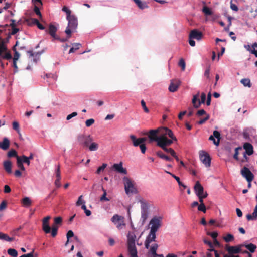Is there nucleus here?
Segmentation results:
<instances>
[{
  "label": "nucleus",
  "mask_w": 257,
  "mask_h": 257,
  "mask_svg": "<svg viewBox=\"0 0 257 257\" xmlns=\"http://www.w3.org/2000/svg\"><path fill=\"white\" fill-rule=\"evenodd\" d=\"M241 174L246 180L252 181L254 178V175L250 170L246 167H244L241 170Z\"/></svg>",
  "instance_id": "10"
},
{
  "label": "nucleus",
  "mask_w": 257,
  "mask_h": 257,
  "mask_svg": "<svg viewBox=\"0 0 257 257\" xmlns=\"http://www.w3.org/2000/svg\"><path fill=\"white\" fill-rule=\"evenodd\" d=\"M107 193H103L100 198V201H108L110 199L106 197Z\"/></svg>",
  "instance_id": "63"
},
{
  "label": "nucleus",
  "mask_w": 257,
  "mask_h": 257,
  "mask_svg": "<svg viewBox=\"0 0 257 257\" xmlns=\"http://www.w3.org/2000/svg\"><path fill=\"white\" fill-rule=\"evenodd\" d=\"M94 119L93 118L89 119L85 121V125L87 127H90L94 123Z\"/></svg>",
  "instance_id": "55"
},
{
  "label": "nucleus",
  "mask_w": 257,
  "mask_h": 257,
  "mask_svg": "<svg viewBox=\"0 0 257 257\" xmlns=\"http://www.w3.org/2000/svg\"><path fill=\"white\" fill-rule=\"evenodd\" d=\"M130 137L135 147H138L140 144H144V142L147 140V138L146 137L137 138L133 135H131Z\"/></svg>",
  "instance_id": "15"
},
{
  "label": "nucleus",
  "mask_w": 257,
  "mask_h": 257,
  "mask_svg": "<svg viewBox=\"0 0 257 257\" xmlns=\"http://www.w3.org/2000/svg\"><path fill=\"white\" fill-rule=\"evenodd\" d=\"M19 46L18 41L16 42V45L13 47V50L15 52L13 60L17 61L20 57V54L16 51V47Z\"/></svg>",
  "instance_id": "32"
},
{
  "label": "nucleus",
  "mask_w": 257,
  "mask_h": 257,
  "mask_svg": "<svg viewBox=\"0 0 257 257\" xmlns=\"http://www.w3.org/2000/svg\"><path fill=\"white\" fill-rule=\"evenodd\" d=\"M66 19L68 21V24L65 32L67 35V37L70 38L71 37L72 33L75 32L77 28V18L74 15H73Z\"/></svg>",
  "instance_id": "2"
},
{
  "label": "nucleus",
  "mask_w": 257,
  "mask_h": 257,
  "mask_svg": "<svg viewBox=\"0 0 257 257\" xmlns=\"http://www.w3.org/2000/svg\"><path fill=\"white\" fill-rule=\"evenodd\" d=\"M141 105H142L144 111L146 113H149V109L147 107V106L146 105V103L144 100H141Z\"/></svg>",
  "instance_id": "59"
},
{
  "label": "nucleus",
  "mask_w": 257,
  "mask_h": 257,
  "mask_svg": "<svg viewBox=\"0 0 257 257\" xmlns=\"http://www.w3.org/2000/svg\"><path fill=\"white\" fill-rule=\"evenodd\" d=\"M209 119V115L206 114V117L205 118H204L203 119H201V120H200L198 122V123L200 125L203 124V123H205V121L208 120Z\"/></svg>",
  "instance_id": "62"
},
{
  "label": "nucleus",
  "mask_w": 257,
  "mask_h": 257,
  "mask_svg": "<svg viewBox=\"0 0 257 257\" xmlns=\"http://www.w3.org/2000/svg\"><path fill=\"white\" fill-rule=\"evenodd\" d=\"M78 141L80 144L88 147L93 141V138L90 135H80L78 136Z\"/></svg>",
  "instance_id": "7"
},
{
  "label": "nucleus",
  "mask_w": 257,
  "mask_h": 257,
  "mask_svg": "<svg viewBox=\"0 0 257 257\" xmlns=\"http://www.w3.org/2000/svg\"><path fill=\"white\" fill-rule=\"evenodd\" d=\"M54 224L60 225L62 224V218L61 217H55L54 219Z\"/></svg>",
  "instance_id": "49"
},
{
  "label": "nucleus",
  "mask_w": 257,
  "mask_h": 257,
  "mask_svg": "<svg viewBox=\"0 0 257 257\" xmlns=\"http://www.w3.org/2000/svg\"><path fill=\"white\" fill-rule=\"evenodd\" d=\"M194 189L197 196H201L203 193L204 188L198 181L196 182Z\"/></svg>",
  "instance_id": "17"
},
{
  "label": "nucleus",
  "mask_w": 257,
  "mask_h": 257,
  "mask_svg": "<svg viewBox=\"0 0 257 257\" xmlns=\"http://www.w3.org/2000/svg\"><path fill=\"white\" fill-rule=\"evenodd\" d=\"M107 166V164L103 163L101 166L98 168L96 173L98 174H100L101 171H104Z\"/></svg>",
  "instance_id": "51"
},
{
  "label": "nucleus",
  "mask_w": 257,
  "mask_h": 257,
  "mask_svg": "<svg viewBox=\"0 0 257 257\" xmlns=\"http://www.w3.org/2000/svg\"><path fill=\"white\" fill-rule=\"evenodd\" d=\"M10 146V141L7 138H4L3 142H0V148L4 150H7Z\"/></svg>",
  "instance_id": "22"
},
{
  "label": "nucleus",
  "mask_w": 257,
  "mask_h": 257,
  "mask_svg": "<svg viewBox=\"0 0 257 257\" xmlns=\"http://www.w3.org/2000/svg\"><path fill=\"white\" fill-rule=\"evenodd\" d=\"M223 238L226 242L232 241L234 239V236L229 233L227 234L225 236H224Z\"/></svg>",
  "instance_id": "36"
},
{
  "label": "nucleus",
  "mask_w": 257,
  "mask_h": 257,
  "mask_svg": "<svg viewBox=\"0 0 257 257\" xmlns=\"http://www.w3.org/2000/svg\"><path fill=\"white\" fill-rule=\"evenodd\" d=\"M167 146H165L163 147H160L164 151H165L167 153H169L171 155H174L175 151L172 148H167Z\"/></svg>",
  "instance_id": "43"
},
{
  "label": "nucleus",
  "mask_w": 257,
  "mask_h": 257,
  "mask_svg": "<svg viewBox=\"0 0 257 257\" xmlns=\"http://www.w3.org/2000/svg\"><path fill=\"white\" fill-rule=\"evenodd\" d=\"M7 155L8 157L9 158L16 157V158L17 159V157H19V156L17 155V153L16 151L14 149H12L10 151H9Z\"/></svg>",
  "instance_id": "45"
},
{
  "label": "nucleus",
  "mask_w": 257,
  "mask_h": 257,
  "mask_svg": "<svg viewBox=\"0 0 257 257\" xmlns=\"http://www.w3.org/2000/svg\"><path fill=\"white\" fill-rule=\"evenodd\" d=\"M4 167L6 172L10 173L12 172V163L9 160L5 161L4 162Z\"/></svg>",
  "instance_id": "26"
},
{
  "label": "nucleus",
  "mask_w": 257,
  "mask_h": 257,
  "mask_svg": "<svg viewBox=\"0 0 257 257\" xmlns=\"http://www.w3.org/2000/svg\"><path fill=\"white\" fill-rule=\"evenodd\" d=\"M58 226L55 224H53L52 226L51 235L53 237H55L57 234Z\"/></svg>",
  "instance_id": "34"
},
{
  "label": "nucleus",
  "mask_w": 257,
  "mask_h": 257,
  "mask_svg": "<svg viewBox=\"0 0 257 257\" xmlns=\"http://www.w3.org/2000/svg\"><path fill=\"white\" fill-rule=\"evenodd\" d=\"M21 158V161L22 162V163H26L28 165H29L30 164V160L28 159V158H27V157L25 156V155H22L21 157H20Z\"/></svg>",
  "instance_id": "50"
},
{
  "label": "nucleus",
  "mask_w": 257,
  "mask_h": 257,
  "mask_svg": "<svg viewBox=\"0 0 257 257\" xmlns=\"http://www.w3.org/2000/svg\"><path fill=\"white\" fill-rule=\"evenodd\" d=\"M202 12L205 16H210L213 14L212 11L211 9L206 6H204L202 8Z\"/></svg>",
  "instance_id": "31"
},
{
  "label": "nucleus",
  "mask_w": 257,
  "mask_h": 257,
  "mask_svg": "<svg viewBox=\"0 0 257 257\" xmlns=\"http://www.w3.org/2000/svg\"><path fill=\"white\" fill-rule=\"evenodd\" d=\"M199 96V93L198 92L196 95L193 96L192 99V103L195 108H198L200 107L201 102H199L198 100V97Z\"/></svg>",
  "instance_id": "24"
},
{
  "label": "nucleus",
  "mask_w": 257,
  "mask_h": 257,
  "mask_svg": "<svg viewBox=\"0 0 257 257\" xmlns=\"http://www.w3.org/2000/svg\"><path fill=\"white\" fill-rule=\"evenodd\" d=\"M241 150V148L239 147H237L235 149V153L233 155V158L234 159H235V160H238V150Z\"/></svg>",
  "instance_id": "58"
},
{
  "label": "nucleus",
  "mask_w": 257,
  "mask_h": 257,
  "mask_svg": "<svg viewBox=\"0 0 257 257\" xmlns=\"http://www.w3.org/2000/svg\"><path fill=\"white\" fill-rule=\"evenodd\" d=\"M81 208L84 211V212L87 216H89L91 215V212L89 210L87 209L85 204L81 206Z\"/></svg>",
  "instance_id": "48"
},
{
  "label": "nucleus",
  "mask_w": 257,
  "mask_h": 257,
  "mask_svg": "<svg viewBox=\"0 0 257 257\" xmlns=\"http://www.w3.org/2000/svg\"><path fill=\"white\" fill-rule=\"evenodd\" d=\"M243 244L237 246H229L226 245L225 249L227 251L229 254L233 255L234 254L239 253L242 252L241 248L243 246Z\"/></svg>",
  "instance_id": "9"
},
{
  "label": "nucleus",
  "mask_w": 257,
  "mask_h": 257,
  "mask_svg": "<svg viewBox=\"0 0 257 257\" xmlns=\"http://www.w3.org/2000/svg\"><path fill=\"white\" fill-rule=\"evenodd\" d=\"M172 143V140L168 139L164 134H162L157 142V145L159 147L170 146Z\"/></svg>",
  "instance_id": "8"
},
{
  "label": "nucleus",
  "mask_w": 257,
  "mask_h": 257,
  "mask_svg": "<svg viewBox=\"0 0 257 257\" xmlns=\"http://www.w3.org/2000/svg\"><path fill=\"white\" fill-rule=\"evenodd\" d=\"M167 173L170 174L177 181L179 186H181L183 187L184 188H186L187 187V186L186 185H184L182 183V182L180 181L179 177L175 176V175H174L169 172H167Z\"/></svg>",
  "instance_id": "35"
},
{
  "label": "nucleus",
  "mask_w": 257,
  "mask_h": 257,
  "mask_svg": "<svg viewBox=\"0 0 257 257\" xmlns=\"http://www.w3.org/2000/svg\"><path fill=\"white\" fill-rule=\"evenodd\" d=\"M125 191L127 194L133 192L134 185L132 181L127 177L123 178Z\"/></svg>",
  "instance_id": "11"
},
{
  "label": "nucleus",
  "mask_w": 257,
  "mask_h": 257,
  "mask_svg": "<svg viewBox=\"0 0 257 257\" xmlns=\"http://www.w3.org/2000/svg\"><path fill=\"white\" fill-rule=\"evenodd\" d=\"M0 57L3 58V59L7 60H10L12 58V55L10 52H6L4 55H1Z\"/></svg>",
  "instance_id": "52"
},
{
  "label": "nucleus",
  "mask_w": 257,
  "mask_h": 257,
  "mask_svg": "<svg viewBox=\"0 0 257 257\" xmlns=\"http://www.w3.org/2000/svg\"><path fill=\"white\" fill-rule=\"evenodd\" d=\"M7 51V47L5 45V44L3 43V42H2L0 43V56L2 55V53L4 52H5Z\"/></svg>",
  "instance_id": "60"
},
{
  "label": "nucleus",
  "mask_w": 257,
  "mask_h": 257,
  "mask_svg": "<svg viewBox=\"0 0 257 257\" xmlns=\"http://www.w3.org/2000/svg\"><path fill=\"white\" fill-rule=\"evenodd\" d=\"M243 148L245 150V154L250 156L253 153V146L249 143H245L243 145Z\"/></svg>",
  "instance_id": "19"
},
{
  "label": "nucleus",
  "mask_w": 257,
  "mask_h": 257,
  "mask_svg": "<svg viewBox=\"0 0 257 257\" xmlns=\"http://www.w3.org/2000/svg\"><path fill=\"white\" fill-rule=\"evenodd\" d=\"M244 47L247 50L250 51L252 54H254L256 57H257V51L255 49V48H257V43L255 42L252 45V50L250 49V46L249 45H245Z\"/></svg>",
  "instance_id": "28"
},
{
  "label": "nucleus",
  "mask_w": 257,
  "mask_h": 257,
  "mask_svg": "<svg viewBox=\"0 0 257 257\" xmlns=\"http://www.w3.org/2000/svg\"><path fill=\"white\" fill-rule=\"evenodd\" d=\"M162 133L164 135H168V136L172 140H177L176 138L174 136L172 131L169 128L166 127H162Z\"/></svg>",
  "instance_id": "21"
},
{
  "label": "nucleus",
  "mask_w": 257,
  "mask_h": 257,
  "mask_svg": "<svg viewBox=\"0 0 257 257\" xmlns=\"http://www.w3.org/2000/svg\"><path fill=\"white\" fill-rule=\"evenodd\" d=\"M162 218L160 217H154L150 221L149 225H151V231L156 232L161 226Z\"/></svg>",
  "instance_id": "3"
},
{
  "label": "nucleus",
  "mask_w": 257,
  "mask_h": 257,
  "mask_svg": "<svg viewBox=\"0 0 257 257\" xmlns=\"http://www.w3.org/2000/svg\"><path fill=\"white\" fill-rule=\"evenodd\" d=\"M156 155L160 158L165 159L166 161H171L173 160V159L172 158H171L170 157H168V156L164 154L161 151L157 152Z\"/></svg>",
  "instance_id": "29"
},
{
  "label": "nucleus",
  "mask_w": 257,
  "mask_h": 257,
  "mask_svg": "<svg viewBox=\"0 0 257 257\" xmlns=\"http://www.w3.org/2000/svg\"><path fill=\"white\" fill-rule=\"evenodd\" d=\"M198 209L199 211H202L204 213H205L206 211V207L204 204L199 205Z\"/></svg>",
  "instance_id": "61"
},
{
  "label": "nucleus",
  "mask_w": 257,
  "mask_h": 257,
  "mask_svg": "<svg viewBox=\"0 0 257 257\" xmlns=\"http://www.w3.org/2000/svg\"><path fill=\"white\" fill-rule=\"evenodd\" d=\"M240 82L245 87H250L251 86L249 79L244 78L241 79Z\"/></svg>",
  "instance_id": "39"
},
{
  "label": "nucleus",
  "mask_w": 257,
  "mask_h": 257,
  "mask_svg": "<svg viewBox=\"0 0 257 257\" xmlns=\"http://www.w3.org/2000/svg\"><path fill=\"white\" fill-rule=\"evenodd\" d=\"M155 232L150 231L149 235L147 236L146 238V240L149 241V242H152L153 241H155V239L156 238Z\"/></svg>",
  "instance_id": "30"
},
{
  "label": "nucleus",
  "mask_w": 257,
  "mask_h": 257,
  "mask_svg": "<svg viewBox=\"0 0 257 257\" xmlns=\"http://www.w3.org/2000/svg\"><path fill=\"white\" fill-rule=\"evenodd\" d=\"M141 151L143 154H144L146 152V147L145 144H140L139 146Z\"/></svg>",
  "instance_id": "64"
},
{
  "label": "nucleus",
  "mask_w": 257,
  "mask_h": 257,
  "mask_svg": "<svg viewBox=\"0 0 257 257\" xmlns=\"http://www.w3.org/2000/svg\"><path fill=\"white\" fill-rule=\"evenodd\" d=\"M14 239L15 238L14 237H10L7 234L0 232V240L11 242L14 241Z\"/></svg>",
  "instance_id": "27"
},
{
  "label": "nucleus",
  "mask_w": 257,
  "mask_h": 257,
  "mask_svg": "<svg viewBox=\"0 0 257 257\" xmlns=\"http://www.w3.org/2000/svg\"><path fill=\"white\" fill-rule=\"evenodd\" d=\"M148 211H141V218L142 219L143 222H145L148 216Z\"/></svg>",
  "instance_id": "46"
},
{
  "label": "nucleus",
  "mask_w": 257,
  "mask_h": 257,
  "mask_svg": "<svg viewBox=\"0 0 257 257\" xmlns=\"http://www.w3.org/2000/svg\"><path fill=\"white\" fill-rule=\"evenodd\" d=\"M81 46V44L80 43H74L73 44V47L71 48H70L69 53H72L74 52L75 50L79 49Z\"/></svg>",
  "instance_id": "37"
},
{
  "label": "nucleus",
  "mask_w": 257,
  "mask_h": 257,
  "mask_svg": "<svg viewBox=\"0 0 257 257\" xmlns=\"http://www.w3.org/2000/svg\"><path fill=\"white\" fill-rule=\"evenodd\" d=\"M62 10L66 13V18L70 17V16L73 15H71V11L67 7L65 6L63 7Z\"/></svg>",
  "instance_id": "44"
},
{
  "label": "nucleus",
  "mask_w": 257,
  "mask_h": 257,
  "mask_svg": "<svg viewBox=\"0 0 257 257\" xmlns=\"http://www.w3.org/2000/svg\"><path fill=\"white\" fill-rule=\"evenodd\" d=\"M178 65L179 66H180L181 67L182 71L185 70L186 64H185V62L183 58H181L180 59Z\"/></svg>",
  "instance_id": "47"
},
{
  "label": "nucleus",
  "mask_w": 257,
  "mask_h": 257,
  "mask_svg": "<svg viewBox=\"0 0 257 257\" xmlns=\"http://www.w3.org/2000/svg\"><path fill=\"white\" fill-rule=\"evenodd\" d=\"M243 246H245L251 253L254 252L256 248V246L252 243H250L247 245L243 244Z\"/></svg>",
  "instance_id": "33"
},
{
  "label": "nucleus",
  "mask_w": 257,
  "mask_h": 257,
  "mask_svg": "<svg viewBox=\"0 0 257 257\" xmlns=\"http://www.w3.org/2000/svg\"><path fill=\"white\" fill-rule=\"evenodd\" d=\"M113 168L118 173H120L124 174H127V171L125 168H123L122 163L120 162L118 164H114Z\"/></svg>",
  "instance_id": "18"
},
{
  "label": "nucleus",
  "mask_w": 257,
  "mask_h": 257,
  "mask_svg": "<svg viewBox=\"0 0 257 257\" xmlns=\"http://www.w3.org/2000/svg\"><path fill=\"white\" fill-rule=\"evenodd\" d=\"M57 31V28L56 26L51 24L49 25L48 33L54 39H58V37L56 36Z\"/></svg>",
  "instance_id": "20"
},
{
  "label": "nucleus",
  "mask_w": 257,
  "mask_h": 257,
  "mask_svg": "<svg viewBox=\"0 0 257 257\" xmlns=\"http://www.w3.org/2000/svg\"><path fill=\"white\" fill-rule=\"evenodd\" d=\"M34 11L36 14V15L39 16V17L40 18L42 17V14L40 11L39 5H38V6H37L36 5H35L34 8Z\"/></svg>",
  "instance_id": "53"
},
{
  "label": "nucleus",
  "mask_w": 257,
  "mask_h": 257,
  "mask_svg": "<svg viewBox=\"0 0 257 257\" xmlns=\"http://www.w3.org/2000/svg\"><path fill=\"white\" fill-rule=\"evenodd\" d=\"M9 255L13 256V257H17L18 255L17 251L13 248H10L7 251Z\"/></svg>",
  "instance_id": "42"
},
{
  "label": "nucleus",
  "mask_w": 257,
  "mask_h": 257,
  "mask_svg": "<svg viewBox=\"0 0 257 257\" xmlns=\"http://www.w3.org/2000/svg\"><path fill=\"white\" fill-rule=\"evenodd\" d=\"M220 139V133L217 131H214L213 132V135H211L209 137V140L212 141L213 144L217 146L219 145Z\"/></svg>",
  "instance_id": "13"
},
{
  "label": "nucleus",
  "mask_w": 257,
  "mask_h": 257,
  "mask_svg": "<svg viewBox=\"0 0 257 257\" xmlns=\"http://www.w3.org/2000/svg\"><path fill=\"white\" fill-rule=\"evenodd\" d=\"M50 217L48 216L43 219L42 222V230L45 233H49L51 232V227L49 226V221Z\"/></svg>",
  "instance_id": "14"
},
{
  "label": "nucleus",
  "mask_w": 257,
  "mask_h": 257,
  "mask_svg": "<svg viewBox=\"0 0 257 257\" xmlns=\"http://www.w3.org/2000/svg\"><path fill=\"white\" fill-rule=\"evenodd\" d=\"M162 127L158 128L156 130H151L148 132V138L150 142L156 141V142L160 138V136L162 134Z\"/></svg>",
  "instance_id": "5"
},
{
  "label": "nucleus",
  "mask_w": 257,
  "mask_h": 257,
  "mask_svg": "<svg viewBox=\"0 0 257 257\" xmlns=\"http://www.w3.org/2000/svg\"><path fill=\"white\" fill-rule=\"evenodd\" d=\"M124 219L123 217L118 215V214H115L111 218V220L116 225V227L118 229H121L125 225Z\"/></svg>",
  "instance_id": "4"
},
{
  "label": "nucleus",
  "mask_w": 257,
  "mask_h": 257,
  "mask_svg": "<svg viewBox=\"0 0 257 257\" xmlns=\"http://www.w3.org/2000/svg\"><path fill=\"white\" fill-rule=\"evenodd\" d=\"M199 157L201 161L206 167L210 166L211 158L208 153L204 151H201L199 153Z\"/></svg>",
  "instance_id": "6"
},
{
  "label": "nucleus",
  "mask_w": 257,
  "mask_h": 257,
  "mask_svg": "<svg viewBox=\"0 0 257 257\" xmlns=\"http://www.w3.org/2000/svg\"><path fill=\"white\" fill-rule=\"evenodd\" d=\"M17 164L18 167L22 171H25V168L23 165V163L21 161V158L20 157H17Z\"/></svg>",
  "instance_id": "40"
},
{
  "label": "nucleus",
  "mask_w": 257,
  "mask_h": 257,
  "mask_svg": "<svg viewBox=\"0 0 257 257\" xmlns=\"http://www.w3.org/2000/svg\"><path fill=\"white\" fill-rule=\"evenodd\" d=\"M180 85V81L178 79L172 80L169 86V90L171 92H176Z\"/></svg>",
  "instance_id": "16"
},
{
  "label": "nucleus",
  "mask_w": 257,
  "mask_h": 257,
  "mask_svg": "<svg viewBox=\"0 0 257 257\" xmlns=\"http://www.w3.org/2000/svg\"><path fill=\"white\" fill-rule=\"evenodd\" d=\"M13 128L16 130L19 134H20L19 124L17 121L13 122Z\"/></svg>",
  "instance_id": "56"
},
{
  "label": "nucleus",
  "mask_w": 257,
  "mask_h": 257,
  "mask_svg": "<svg viewBox=\"0 0 257 257\" xmlns=\"http://www.w3.org/2000/svg\"><path fill=\"white\" fill-rule=\"evenodd\" d=\"M82 195H81L79 197L76 203V204L77 206H80L81 205H82L83 204H85V202L84 200H82Z\"/></svg>",
  "instance_id": "57"
},
{
  "label": "nucleus",
  "mask_w": 257,
  "mask_h": 257,
  "mask_svg": "<svg viewBox=\"0 0 257 257\" xmlns=\"http://www.w3.org/2000/svg\"><path fill=\"white\" fill-rule=\"evenodd\" d=\"M22 203L24 206L28 207L31 205L32 201L29 197H26L22 199Z\"/></svg>",
  "instance_id": "38"
},
{
  "label": "nucleus",
  "mask_w": 257,
  "mask_h": 257,
  "mask_svg": "<svg viewBox=\"0 0 257 257\" xmlns=\"http://www.w3.org/2000/svg\"><path fill=\"white\" fill-rule=\"evenodd\" d=\"M158 245L157 244H154L150 248V249L149 251V255L151 256L152 257H154L155 256L157 255L156 251L158 249Z\"/></svg>",
  "instance_id": "25"
},
{
  "label": "nucleus",
  "mask_w": 257,
  "mask_h": 257,
  "mask_svg": "<svg viewBox=\"0 0 257 257\" xmlns=\"http://www.w3.org/2000/svg\"><path fill=\"white\" fill-rule=\"evenodd\" d=\"M137 6L141 10L148 8V6L145 2H142L141 0H133Z\"/></svg>",
  "instance_id": "23"
},
{
  "label": "nucleus",
  "mask_w": 257,
  "mask_h": 257,
  "mask_svg": "<svg viewBox=\"0 0 257 257\" xmlns=\"http://www.w3.org/2000/svg\"><path fill=\"white\" fill-rule=\"evenodd\" d=\"M89 149L91 151H96L98 148V145L97 143L95 142H91L90 145H89Z\"/></svg>",
  "instance_id": "41"
},
{
  "label": "nucleus",
  "mask_w": 257,
  "mask_h": 257,
  "mask_svg": "<svg viewBox=\"0 0 257 257\" xmlns=\"http://www.w3.org/2000/svg\"><path fill=\"white\" fill-rule=\"evenodd\" d=\"M203 37V33L196 29L192 30L189 35V38L201 40Z\"/></svg>",
  "instance_id": "12"
},
{
  "label": "nucleus",
  "mask_w": 257,
  "mask_h": 257,
  "mask_svg": "<svg viewBox=\"0 0 257 257\" xmlns=\"http://www.w3.org/2000/svg\"><path fill=\"white\" fill-rule=\"evenodd\" d=\"M136 236L134 233L129 232L127 234V247L131 257H138L135 245Z\"/></svg>",
  "instance_id": "1"
},
{
  "label": "nucleus",
  "mask_w": 257,
  "mask_h": 257,
  "mask_svg": "<svg viewBox=\"0 0 257 257\" xmlns=\"http://www.w3.org/2000/svg\"><path fill=\"white\" fill-rule=\"evenodd\" d=\"M34 20H37L35 18H29L26 20V22L28 25L33 26L36 25V23L33 21Z\"/></svg>",
  "instance_id": "54"
}]
</instances>
